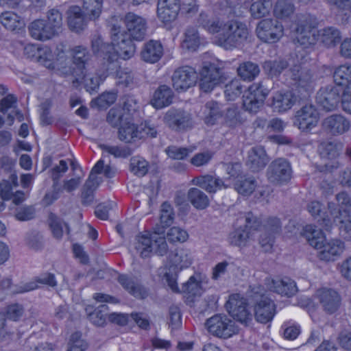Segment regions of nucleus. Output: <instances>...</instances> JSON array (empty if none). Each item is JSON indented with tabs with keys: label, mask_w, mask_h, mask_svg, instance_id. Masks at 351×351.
Instances as JSON below:
<instances>
[{
	"label": "nucleus",
	"mask_w": 351,
	"mask_h": 351,
	"mask_svg": "<svg viewBox=\"0 0 351 351\" xmlns=\"http://www.w3.org/2000/svg\"><path fill=\"white\" fill-rule=\"evenodd\" d=\"M48 223L53 237L56 239L62 238L64 232V228H65V231L67 234H69L70 232V228L68 224L52 213L49 215Z\"/></svg>",
	"instance_id": "obj_46"
},
{
	"label": "nucleus",
	"mask_w": 351,
	"mask_h": 351,
	"mask_svg": "<svg viewBox=\"0 0 351 351\" xmlns=\"http://www.w3.org/2000/svg\"><path fill=\"white\" fill-rule=\"evenodd\" d=\"M117 99V94L112 92L104 93L90 102L92 108L106 109L114 104Z\"/></svg>",
	"instance_id": "obj_53"
},
{
	"label": "nucleus",
	"mask_w": 351,
	"mask_h": 351,
	"mask_svg": "<svg viewBox=\"0 0 351 351\" xmlns=\"http://www.w3.org/2000/svg\"><path fill=\"white\" fill-rule=\"evenodd\" d=\"M188 198L191 204L197 209H204L209 204L208 196L197 188H191L189 189Z\"/></svg>",
	"instance_id": "obj_48"
},
{
	"label": "nucleus",
	"mask_w": 351,
	"mask_h": 351,
	"mask_svg": "<svg viewBox=\"0 0 351 351\" xmlns=\"http://www.w3.org/2000/svg\"><path fill=\"white\" fill-rule=\"evenodd\" d=\"M1 23L10 31H15L23 28V20L13 12H5L0 15Z\"/></svg>",
	"instance_id": "obj_43"
},
{
	"label": "nucleus",
	"mask_w": 351,
	"mask_h": 351,
	"mask_svg": "<svg viewBox=\"0 0 351 351\" xmlns=\"http://www.w3.org/2000/svg\"><path fill=\"white\" fill-rule=\"evenodd\" d=\"M269 90L265 88L261 83L253 84L243 96V105L245 110L256 112L263 106Z\"/></svg>",
	"instance_id": "obj_11"
},
{
	"label": "nucleus",
	"mask_w": 351,
	"mask_h": 351,
	"mask_svg": "<svg viewBox=\"0 0 351 351\" xmlns=\"http://www.w3.org/2000/svg\"><path fill=\"white\" fill-rule=\"evenodd\" d=\"M182 291L191 296H200L202 293L201 282L197 280L194 276H191L189 280L184 283L182 287Z\"/></svg>",
	"instance_id": "obj_58"
},
{
	"label": "nucleus",
	"mask_w": 351,
	"mask_h": 351,
	"mask_svg": "<svg viewBox=\"0 0 351 351\" xmlns=\"http://www.w3.org/2000/svg\"><path fill=\"white\" fill-rule=\"evenodd\" d=\"M283 26L276 19L261 21L256 27L257 36L265 43H274L283 35Z\"/></svg>",
	"instance_id": "obj_12"
},
{
	"label": "nucleus",
	"mask_w": 351,
	"mask_h": 351,
	"mask_svg": "<svg viewBox=\"0 0 351 351\" xmlns=\"http://www.w3.org/2000/svg\"><path fill=\"white\" fill-rule=\"evenodd\" d=\"M160 223L154 228L156 234H163L165 228L170 226L174 221L175 213L172 206L165 202L160 206Z\"/></svg>",
	"instance_id": "obj_33"
},
{
	"label": "nucleus",
	"mask_w": 351,
	"mask_h": 351,
	"mask_svg": "<svg viewBox=\"0 0 351 351\" xmlns=\"http://www.w3.org/2000/svg\"><path fill=\"white\" fill-rule=\"evenodd\" d=\"M189 234L187 232L179 227H172L167 234V239L171 243L184 242L187 240Z\"/></svg>",
	"instance_id": "obj_63"
},
{
	"label": "nucleus",
	"mask_w": 351,
	"mask_h": 351,
	"mask_svg": "<svg viewBox=\"0 0 351 351\" xmlns=\"http://www.w3.org/2000/svg\"><path fill=\"white\" fill-rule=\"evenodd\" d=\"M335 83L338 86H346L351 82V64H345L339 66L334 72Z\"/></svg>",
	"instance_id": "obj_51"
},
{
	"label": "nucleus",
	"mask_w": 351,
	"mask_h": 351,
	"mask_svg": "<svg viewBox=\"0 0 351 351\" xmlns=\"http://www.w3.org/2000/svg\"><path fill=\"white\" fill-rule=\"evenodd\" d=\"M191 182L193 184L198 186L210 193H214L217 190L225 186L221 179L208 174L195 177L191 180Z\"/></svg>",
	"instance_id": "obj_31"
},
{
	"label": "nucleus",
	"mask_w": 351,
	"mask_h": 351,
	"mask_svg": "<svg viewBox=\"0 0 351 351\" xmlns=\"http://www.w3.org/2000/svg\"><path fill=\"white\" fill-rule=\"evenodd\" d=\"M316 38L326 47H332L340 43L341 34L335 27H327L317 31Z\"/></svg>",
	"instance_id": "obj_35"
},
{
	"label": "nucleus",
	"mask_w": 351,
	"mask_h": 351,
	"mask_svg": "<svg viewBox=\"0 0 351 351\" xmlns=\"http://www.w3.org/2000/svg\"><path fill=\"white\" fill-rule=\"evenodd\" d=\"M73 66L62 68L61 74L64 76L72 75L83 77L86 72L90 71L92 63V55L89 50L84 46L77 45L70 49Z\"/></svg>",
	"instance_id": "obj_5"
},
{
	"label": "nucleus",
	"mask_w": 351,
	"mask_h": 351,
	"mask_svg": "<svg viewBox=\"0 0 351 351\" xmlns=\"http://www.w3.org/2000/svg\"><path fill=\"white\" fill-rule=\"evenodd\" d=\"M217 43L227 50L241 47L247 39L250 32L247 25L239 21L232 20L223 23Z\"/></svg>",
	"instance_id": "obj_3"
},
{
	"label": "nucleus",
	"mask_w": 351,
	"mask_h": 351,
	"mask_svg": "<svg viewBox=\"0 0 351 351\" xmlns=\"http://www.w3.org/2000/svg\"><path fill=\"white\" fill-rule=\"evenodd\" d=\"M197 23L213 34L219 32L223 25V21L211 10L202 11L197 18Z\"/></svg>",
	"instance_id": "obj_28"
},
{
	"label": "nucleus",
	"mask_w": 351,
	"mask_h": 351,
	"mask_svg": "<svg viewBox=\"0 0 351 351\" xmlns=\"http://www.w3.org/2000/svg\"><path fill=\"white\" fill-rule=\"evenodd\" d=\"M104 168V160H99L93 167L88 178L86 181L83 187L92 191H95L102 181L101 178L97 176L96 174L101 173Z\"/></svg>",
	"instance_id": "obj_50"
},
{
	"label": "nucleus",
	"mask_w": 351,
	"mask_h": 351,
	"mask_svg": "<svg viewBox=\"0 0 351 351\" xmlns=\"http://www.w3.org/2000/svg\"><path fill=\"white\" fill-rule=\"evenodd\" d=\"M317 31L306 19H299L292 27L294 44L303 49L315 45L317 42Z\"/></svg>",
	"instance_id": "obj_8"
},
{
	"label": "nucleus",
	"mask_w": 351,
	"mask_h": 351,
	"mask_svg": "<svg viewBox=\"0 0 351 351\" xmlns=\"http://www.w3.org/2000/svg\"><path fill=\"white\" fill-rule=\"evenodd\" d=\"M291 78L298 86L304 88L306 90L311 88L314 82L313 75L311 71L302 65H294L290 69Z\"/></svg>",
	"instance_id": "obj_30"
},
{
	"label": "nucleus",
	"mask_w": 351,
	"mask_h": 351,
	"mask_svg": "<svg viewBox=\"0 0 351 351\" xmlns=\"http://www.w3.org/2000/svg\"><path fill=\"white\" fill-rule=\"evenodd\" d=\"M117 64L114 60L110 63H106V61L102 59L100 66L95 74H90V71H88L85 73L84 77L82 78L74 76L75 79L73 80V84L76 86L83 82L86 91L90 94L95 93L98 91L100 84L108 75L114 73V71H117Z\"/></svg>",
	"instance_id": "obj_6"
},
{
	"label": "nucleus",
	"mask_w": 351,
	"mask_h": 351,
	"mask_svg": "<svg viewBox=\"0 0 351 351\" xmlns=\"http://www.w3.org/2000/svg\"><path fill=\"white\" fill-rule=\"evenodd\" d=\"M163 54V47L159 41L151 40L146 43L141 51L142 59L149 63L158 62Z\"/></svg>",
	"instance_id": "obj_37"
},
{
	"label": "nucleus",
	"mask_w": 351,
	"mask_h": 351,
	"mask_svg": "<svg viewBox=\"0 0 351 351\" xmlns=\"http://www.w3.org/2000/svg\"><path fill=\"white\" fill-rule=\"evenodd\" d=\"M206 325L210 333L223 339H228L239 331L234 322L225 315H213L207 319Z\"/></svg>",
	"instance_id": "obj_9"
},
{
	"label": "nucleus",
	"mask_w": 351,
	"mask_h": 351,
	"mask_svg": "<svg viewBox=\"0 0 351 351\" xmlns=\"http://www.w3.org/2000/svg\"><path fill=\"white\" fill-rule=\"evenodd\" d=\"M238 75L243 80L252 81L260 73V69L257 64L252 62H244L237 69Z\"/></svg>",
	"instance_id": "obj_49"
},
{
	"label": "nucleus",
	"mask_w": 351,
	"mask_h": 351,
	"mask_svg": "<svg viewBox=\"0 0 351 351\" xmlns=\"http://www.w3.org/2000/svg\"><path fill=\"white\" fill-rule=\"evenodd\" d=\"M243 92V86L239 80H233L225 86L224 94L228 100H234Z\"/></svg>",
	"instance_id": "obj_60"
},
{
	"label": "nucleus",
	"mask_w": 351,
	"mask_h": 351,
	"mask_svg": "<svg viewBox=\"0 0 351 351\" xmlns=\"http://www.w3.org/2000/svg\"><path fill=\"white\" fill-rule=\"evenodd\" d=\"M47 23L58 34L62 25V14L58 8H51L47 12Z\"/></svg>",
	"instance_id": "obj_57"
},
{
	"label": "nucleus",
	"mask_w": 351,
	"mask_h": 351,
	"mask_svg": "<svg viewBox=\"0 0 351 351\" xmlns=\"http://www.w3.org/2000/svg\"><path fill=\"white\" fill-rule=\"evenodd\" d=\"M66 15L69 29L76 33L84 31L87 27L88 23L94 20L77 5L71 6L66 12Z\"/></svg>",
	"instance_id": "obj_21"
},
{
	"label": "nucleus",
	"mask_w": 351,
	"mask_h": 351,
	"mask_svg": "<svg viewBox=\"0 0 351 351\" xmlns=\"http://www.w3.org/2000/svg\"><path fill=\"white\" fill-rule=\"evenodd\" d=\"M294 11V5L287 0H278L274 9L276 17L281 19L290 17Z\"/></svg>",
	"instance_id": "obj_52"
},
{
	"label": "nucleus",
	"mask_w": 351,
	"mask_h": 351,
	"mask_svg": "<svg viewBox=\"0 0 351 351\" xmlns=\"http://www.w3.org/2000/svg\"><path fill=\"white\" fill-rule=\"evenodd\" d=\"M111 43H105L97 38L92 42L93 51L99 53L106 63L114 60L119 68L118 58L126 60L132 57L135 53V45L132 38L125 32L121 31L119 25H114L111 28Z\"/></svg>",
	"instance_id": "obj_1"
},
{
	"label": "nucleus",
	"mask_w": 351,
	"mask_h": 351,
	"mask_svg": "<svg viewBox=\"0 0 351 351\" xmlns=\"http://www.w3.org/2000/svg\"><path fill=\"white\" fill-rule=\"evenodd\" d=\"M343 145L340 141H333L324 142L319 147L322 157L334 159L338 157L343 150Z\"/></svg>",
	"instance_id": "obj_40"
},
{
	"label": "nucleus",
	"mask_w": 351,
	"mask_h": 351,
	"mask_svg": "<svg viewBox=\"0 0 351 351\" xmlns=\"http://www.w3.org/2000/svg\"><path fill=\"white\" fill-rule=\"evenodd\" d=\"M124 23L128 31V36L133 40L141 41L147 32V22L145 19L133 12H128L124 17Z\"/></svg>",
	"instance_id": "obj_20"
},
{
	"label": "nucleus",
	"mask_w": 351,
	"mask_h": 351,
	"mask_svg": "<svg viewBox=\"0 0 351 351\" xmlns=\"http://www.w3.org/2000/svg\"><path fill=\"white\" fill-rule=\"evenodd\" d=\"M108 306L101 304L95 311L88 314L89 320L97 326H104L106 323Z\"/></svg>",
	"instance_id": "obj_54"
},
{
	"label": "nucleus",
	"mask_w": 351,
	"mask_h": 351,
	"mask_svg": "<svg viewBox=\"0 0 351 351\" xmlns=\"http://www.w3.org/2000/svg\"><path fill=\"white\" fill-rule=\"evenodd\" d=\"M173 97L171 88L167 85H160L155 90L151 103L154 108L161 109L169 106L172 103Z\"/></svg>",
	"instance_id": "obj_36"
},
{
	"label": "nucleus",
	"mask_w": 351,
	"mask_h": 351,
	"mask_svg": "<svg viewBox=\"0 0 351 351\" xmlns=\"http://www.w3.org/2000/svg\"><path fill=\"white\" fill-rule=\"evenodd\" d=\"M268 162L269 158L265 149L256 146L248 152L245 165L252 171L258 172L265 167Z\"/></svg>",
	"instance_id": "obj_24"
},
{
	"label": "nucleus",
	"mask_w": 351,
	"mask_h": 351,
	"mask_svg": "<svg viewBox=\"0 0 351 351\" xmlns=\"http://www.w3.org/2000/svg\"><path fill=\"white\" fill-rule=\"evenodd\" d=\"M158 131L150 121H145L138 125L127 123L119 129V138L125 143H132L146 138H156Z\"/></svg>",
	"instance_id": "obj_7"
},
{
	"label": "nucleus",
	"mask_w": 351,
	"mask_h": 351,
	"mask_svg": "<svg viewBox=\"0 0 351 351\" xmlns=\"http://www.w3.org/2000/svg\"><path fill=\"white\" fill-rule=\"evenodd\" d=\"M289 66L287 61L283 58L266 60L263 64L265 73L270 77L279 76Z\"/></svg>",
	"instance_id": "obj_41"
},
{
	"label": "nucleus",
	"mask_w": 351,
	"mask_h": 351,
	"mask_svg": "<svg viewBox=\"0 0 351 351\" xmlns=\"http://www.w3.org/2000/svg\"><path fill=\"white\" fill-rule=\"evenodd\" d=\"M200 44V38L197 29L190 27L186 29L182 47L189 51H195Z\"/></svg>",
	"instance_id": "obj_47"
},
{
	"label": "nucleus",
	"mask_w": 351,
	"mask_h": 351,
	"mask_svg": "<svg viewBox=\"0 0 351 351\" xmlns=\"http://www.w3.org/2000/svg\"><path fill=\"white\" fill-rule=\"evenodd\" d=\"M250 237L251 231L244 229L241 226L229 234L228 239L232 245L244 247L247 245Z\"/></svg>",
	"instance_id": "obj_44"
},
{
	"label": "nucleus",
	"mask_w": 351,
	"mask_h": 351,
	"mask_svg": "<svg viewBox=\"0 0 351 351\" xmlns=\"http://www.w3.org/2000/svg\"><path fill=\"white\" fill-rule=\"evenodd\" d=\"M200 76L199 87L205 93L211 91L225 79L222 69L212 63H206L203 66Z\"/></svg>",
	"instance_id": "obj_14"
},
{
	"label": "nucleus",
	"mask_w": 351,
	"mask_h": 351,
	"mask_svg": "<svg viewBox=\"0 0 351 351\" xmlns=\"http://www.w3.org/2000/svg\"><path fill=\"white\" fill-rule=\"evenodd\" d=\"M296 100V96L292 91L276 92L272 97L271 107L276 112H285L292 108Z\"/></svg>",
	"instance_id": "obj_27"
},
{
	"label": "nucleus",
	"mask_w": 351,
	"mask_h": 351,
	"mask_svg": "<svg viewBox=\"0 0 351 351\" xmlns=\"http://www.w3.org/2000/svg\"><path fill=\"white\" fill-rule=\"evenodd\" d=\"M304 236L310 245L319 250L317 256L320 260L333 261L343 251L344 243L341 241L335 239L326 242L322 230L314 226H306Z\"/></svg>",
	"instance_id": "obj_2"
},
{
	"label": "nucleus",
	"mask_w": 351,
	"mask_h": 351,
	"mask_svg": "<svg viewBox=\"0 0 351 351\" xmlns=\"http://www.w3.org/2000/svg\"><path fill=\"white\" fill-rule=\"evenodd\" d=\"M351 127L350 121L341 114H332L322 121V128L328 135L337 136L348 132Z\"/></svg>",
	"instance_id": "obj_19"
},
{
	"label": "nucleus",
	"mask_w": 351,
	"mask_h": 351,
	"mask_svg": "<svg viewBox=\"0 0 351 351\" xmlns=\"http://www.w3.org/2000/svg\"><path fill=\"white\" fill-rule=\"evenodd\" d=\"M103 0H83L82 10L93 19H97L101 12Z\"/></svg>",
	"instance_id": "obj_55"
},
{
	"label": "nucleus",
	"mask_w": 351,
	"mask_h": 351,
	"mask_svg": "<svg viewBox=\"0 0 351 351\" xmlns=\"http://www.w3.org/2000/svg\"><path fill=\"white\" fill-rule=\"evenodd\" d=\"M197 75L191 66H182L177 69L171 77L173 86L178 91H185L193 86L197 80Z\"/></svg>",
	"instance_id": "obj_18"
},
{
	"label": "nucleus",
	"mask_w": 351,
	"mask_h": 351,
	"mask_svg": "<svg viewBox=\"0 0 351 351\" xmlns=\"http://www.w3.org/2000/svg\"><path fill=\"white\" fill-rule=\"evenodd\" d=\"M155 238L154 232L149 237L146 235H138L135 238L134 250L142 258L149 256L153 250V241Z\"/></svg>",
	"instance_id": "obj_39"
},
{
	"label": "nucleus",
	"mask_w": 351,
	"mask_h": 351,
	"mask_svg": "<svg viewBox=\"0 0 351 351\" xmlns=\"http://www.w3.org/2000/svg\"><path fill=\"white\" fill-rule=\"evenodd\" d=\"M339 226L340 234L345 239L351 241V215L345 213L336 223Z\"/></svg>",
	"instance_id": "obj_61"
},
{
	"label": "nucleus",
	"mask_w": 351,
	"mask_h": 351,
	"mask_svg": "<svg viewBox=\"0 0 351 351\" xmlns=\"http://www.w3.org/2000/svg\"><path fill=\"white\" fill-rule=\"evenodd\" d=\"M341 88L335 86L321 88L317 93L316 102L326 111L334 110L341 99Z\"/></svg>",
	"instance_id": "obj_16"
},
{
	"label": "nucleus",
	"mask_w": 351,
	"mask_h": 351,
	"mask_svg": "<svg viewBox=\"0 0 351 351\" xmlns=\"http://www.w3.org/2000/svg\"><path fill=\"white\" fill-rule=\"evenodd\" d=\"M226 308L234 319L245 326H248L252 320V315L247 309L246 300L239 294L230 296Z\"/></svg>",
	"instance_id": "obj_15"
},
{
	"label": "nucleus",
	"mask_w": 351,
	"mask_h": 351,
	"mask_svg": "<svg viewBox=\"0 0 351 351\" xmlns=\"http://www.w3.org/2000/svg\"><path fill=\"white\" fill-rule=\"evenodd\" d=\"M249 297L254 303L255 319L261 324L270 322L276 313L274 302L265 294V289L261 285L250 287Z\"/></svg>",
	"instance_id": "obj_4"
},
{
	"label": "nucleus",
	"mask_w": 351,
	"mask_h": 351,
	"mask_svg": "<svg viewBox=\"0 0 351 351\" xmlns=\"http://www.w3.org/2000/svg\"><path fill=\"white\" fill-rule=\"evenodd\" d=\"M318 112L313 105H306L296 112L293 125L302 131H308L318 123Z\"/></svg>",
	"instance_id": "obj_17"
},
{
	"label": "nucleus",
	"mask_w": 351,
	"mask_h": 351,
	"mask_svg": "<svg viewBox=\"0 0 351 351\" xmlns=\"http://www.w3.org/2000/svg\"><path fill=\"white\" fill-rule=\"evenodd\" d=\"M221 104L210 100L206 103L204 108V121L208 125H215L222 117Z\"/></svg>",
	"instance_id": "obj_38"
},
{
	"label": "nucleus",
	"mask_w": 351,
	"mask_h": 351,
	"mask_svg": "<svg viewBox=\"0 0 351 351\" xmlns=\"http://www.w3.org/2000/svg\"><path fill=\"white\" fill-rule=\"evenodd\" d=\"M171 267L177 269L186 268L192 263L190 252L186 249H176L169 253L167 257Z\"/></svg>",
	"instance_id": "obj_32"
},
{
	"label": "nucleus",
	"mask_w": 351,
	"mask_h": 351,
	"mask_svg": "<svg viewBox=\"0 0 351 351\" xmlns=\"http://www.w3.org/2000/svg\"><path fill=\"white\" fill-rule=\"evenodd\" d=\"M317 296L322 309L328 314L335 313L341 305V298L332 289L323 288L317 291Z\"/></svg>",
	"instance_id": "obj_22"
},
{
	"label": "nucleus",
	"mask_w": 351,
	"mask_h": 351,
	"mask_svg": "<svg viewBox=\"0 0 351 351\" xmlns=\"http://www.w3.org/2000/svg\"><path fill=\"white\" fill-rule=\"evenodd\" d=\"M28 31L32 38L40 41L49 40L57 35L44 19H36L32 21L28 26Z\"/></svg>",
	"instance_id": "obj_25"
},
{
	"label": "nucleus",
	"mask_w": 351,
	"mask_h": 351,
	"mask_svg": "<svg viewBox=\"0 0 351 351\" xmlns=\"http://www.w3.org/2000/svg\"><path fill=\"white\" fill-rule=\"evenodd\" d=\"M281 228V222L277 217H271L264 221L262 227L264 232L260 237V244L266 251L271 248L274 235L280 232Z\"/></svg>",
	"instance_id": "obj_23"
},
{
	"label": "nucleus",
	"mask_w": 351,
	"mask_h": 351,
	"mask_svg": "<svg viewBox=\"0 0 351 351\" xmlns=\"http://www.w3.org/2000/svg\"><path fill=\"white\" fill-rule=\"evenodd\" d=\"M87 348L86 343L81 338V335L78 332L71 335L68 348L66 351H85Z\"/></svg>",
	"instance_id": "obj_64"
},
{
	"label": "nucleus",
	"mask_w": 351,
	"mask_h": 351,
	"mask_svg": "<svg viewBox=\"0 0 351 351\" xmlns=\"http://www.w3.org/2000/svg\"><path fill=\"white\" fill-rule=\"evenodd\" d=\"M245 119L237 106L228 108L223 116V123L229 128H236L243 123Z\"/></svg>",
	"instance_id": "obj_45"
},
{
	"label": "nucleus",
	"mask_w": 351,
	"mask_h": 351,
	"mask_svg": "<svg viewBox=\"0 0 351 351\" xmlns=\"http://www.w3.org/2000/svg\"><path fill=\"white\" fill-rule=\"evenodd\" d=\"M269 286L271 291L288 298L293 296L298 292L295 281L287 277L271 280Z\"/></svg>",
	"instance_id": "obj_29"
},
{
	"label": "nucleus",
	"mask_w": 351,
	"mask_h": 351,
	"mask_svg": "<svg viewBox=\"0 0 351 351\" xmlns=\"http://www.w3.org/2000/svg\"><path fill=\"white\" fill-rule=\"evenodd\" d=\"M192 152L193 149L191 148L179 147L177 146H169L166 149V153L168 156L173 160H184Z\"/></svg>",
	"instance_id": "obj_62"
},
{
	"label": "nucleus",
	"mask_w": 351,
	"mask_h": 351,
	"mask_svg": "<svg viewBox=\"0 0 351 351\" xmlns=\"http://www.w3.org/2000/svg\"><path fill=\"white\" fill-rule=\"evenodd\" d=\"M180 9L178 7L157 5V16L163 23H170L177 18Z\"/></svg>",
	"instance_id": "obj_56"
},
{
	"label": "nucleus",
	"mask_w": 351,
	"mask_h": 351,
	"mask_svg": "<svg viewBox=\"0 0 351 351\" xmlns=\"http://www.w3.org/2000/svg\"><path fill=\"white\" fill-rule=\"evenodd\" d=\"M117 280L123 288L134 297L144 299L147 296L145 289L128 275L120 274Z\"/></svg>",
	"instance_id": "obj_34"
},
{
	"label": "nucleus",
	"mask_w": 351,
	"mask_h": 351,
	"mask_svg": "<svg viewBox=\"0 0 351 351\" xmlns=\"http://www.w3.org/2000/svg\"><path fill=\"white\" fill-rule=\"evenodd\" d=\"M37 283L47 285L51 288H55L58 285L56 276L51 273H44L36 278L35 281L26 282L20 286L16 287L12 290V293H23L33 291L38 288Z\"/></svg>",
	"instance_id": "obj_26"
},
{
	"label": "nucleus",
	"mask_w": 351,
	"mask_h": 351,
	"mask_svg": "<svg viewBox=\"0 0 351 351\" xmlns=\"http://www.w3.org/2000/svg\"><path fill=\"white\" fill-rule=\"evenodd\" d=\"M270 3L268 1H257L254 2L250 7L252 16L256 19H261L269 14Z\"/></svg>",
	"instance_id": "obj_59"
},
{
	"label": "nucleus",
	"mask_w": 351,
	"mask_h": 351,
	"mask_svg": "<svg viewBox=\"0 0 351 351\" xmlns=\"http://www.w3.org/2000/svg\"><path fill=\"white\" fill-rule=\"evenodd\" d=\"M292 169L289 162L285 158H277L272 161L267 170L269 181L274 184H282L291 180Z\"/></svg>",
	"instance_id": "obj_13"
},
{
	"label": "nucleus",
	"mask_w": 351,
	"mask_h": 351,
	"mask_svg": "<svg viewBox=\"0 0 351 351\" xmlns=\"http://www.w3.org/2000/svg\"><path fill=\"white\" fill-rule=\"evenodd\" d=\"M164 121L170 129L178 132L191 130L195 124L192 114L180 108L169 109L164 116Z\"/></svg>",
	"instance_id": "obj_10"
},
{
	"label": "nucleus",
	"mask_w": 351,
	"mask_h": 351,
	"mask_svg": "<svg viewBox=\"0 0 351 351\" xmlns=\"http://www.w3.org/2000/svg\"><path fill=\"white\" fill-rule=\"evenodd\" d=\"M234 189L243 195H251L256 187V181L254 177L241 176L237 177L234 184Z\"/></svg>",
	"instance_id": "obj_42"
}]
</instances>
